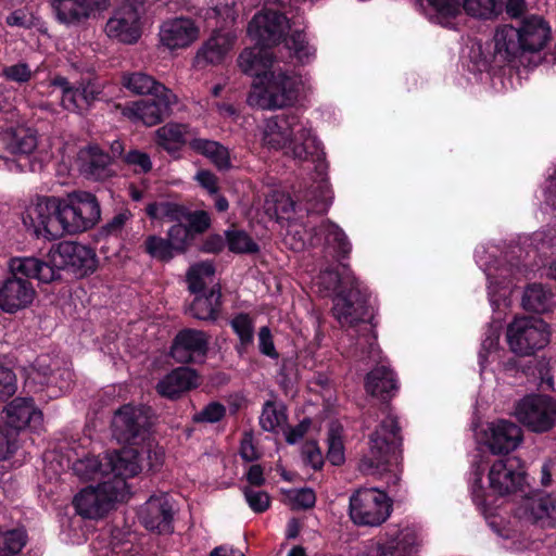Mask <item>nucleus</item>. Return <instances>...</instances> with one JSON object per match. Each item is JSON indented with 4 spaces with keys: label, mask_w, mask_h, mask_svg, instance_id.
Listing matches in <instances>:
<instances>
[{
    "label": "nucleus",
    "mask_w": 556,
    "mask_h": 556,
    "mask_svg": "<svg viewBox=\"0 0 556 556\" xmlns=\"http://www.w3.org/2000/svg\"><path fill=\"white\" fill-rule=\"evenodd\" d=\"M100 204L96 195L76 191L65 198L37 199L26 208L23 223L37 237L55 240L65 233H77L92 228L100 220Z\"/></svg>",
    "instance_id": "obj_1"
},
{
    "label": "nucleus",
    "mask_w": 556,
    "mask_h": 556,
    "mask_svg": "<svg viewBox=\"0 0 556 556\" xmlns=\"http://www.w3.org/2000/svg\"><path fill=\"white\" fill-rule=\"evenodd\" d=\"M47 258L45 262L34 256H17L12 262V269L35 276L39 282L50 283L60 278L61 270L85 277L92 274L98 266L94 251L74 241L60 242L49 251Z\"/></svg>",
    "instance_id": "obj_2"
},
{
    "label": "nucleus",
    "mask_w": 556,
    "mask_h": 556,
    "mask_svg": "<svg viewBox=\"0 0 556 556\" xmlns=\"http://www.w3.org/2000/svg\"><path fill=\"white\" fill-rule=\"evenodd\" d=\"M261 142L268 150H285L300 162L318 151V140L312 129L294 114L276 115L264 121Z\"/></svg>",
    "instance_id": "obj_3"
},
{
    "label": "nucleus",
    "mask_w": 556,
    "mask_h": 556,
    "mask_svg": "<svg viewBox=\"0 0 556 556\" xmlns=\"http://www.w3.org/2000/svg\"><path fill=\"white\" fill-rule=\"evenodd\" d=\"M304 92L302 78L282 70L264 71L252 84L248 102L262 110H280L294 105Z\"/></svg>",
    "instance_id": "obj_4"
},
{
    "label": "nucleus",
    "mask_w": 556,
    "mask_h": 556,
    "mask_svg": "<svg viewBox=\"0 0 556 556\" xmlns=\"http://www.w3.org/2000/svg\"><path fill=\"white\" fill-rule=\"evenodd\" d=\"M400 428L396 418L388 416L371 434L368 452L359 463V469L366 475L383 476L391 472V483L396 484L399 447L401 445Z\"/></svg>",
    "instance_id": "obj_5"
},
{
    "label": "nucleus",
    "mask_w": 556,
    "mask_h": 556,
    "mask_svg": "<svg viewBox=\"0 0 556 556\" xmlns=\"http://www.w3.org/2000/svg\"><path fill=\"white\" fill-rule=\"evenodd\" d=\"M367 295L361 288V282L345 290L342 289L333 299V316L341 326L354 327L362 323V338L358 339L357 345H368V356L372 359L379 357L380 351L377 345V337L374 332V326L365 323L367 316L366 308Z\"/></svg>",
    "instance_id": "obj_6"
},
{
    "label": "nucleus",
    "mask_w": 556,
    "mask_h": 556,
    "mask_svg": "<svg viewBox=\"0 0 556 556\" xmlns=\"http://www.w3.org/2000/svg\"><path fill=\"white\" fill-rule=\"evenodd\" d=\"M144 0H122L104 26V33L121 43L134 45L143 33Z\"/></svg>",
    "instance_id": "obj_7"
},
{
    "label": "nucleus",
    "mask_w": 556,
    "mask_h": 556,
    "mask_svg": "<svg viewBox=\"0 0 556 556\" xmlns=\"http://www.w3.org/2000/svg\"><path fill=\"white\" fill-rule=\"evenodd\" d=\"M391 510V498L377 488H361L350 497V517L357 526L378 527Z\"/></svg>",
    "instance_id": "obj_8"
},
{
    "label": "nucleus",
    "mask_w": 556,
    "mask_h": 556,
    "mask_svg": "<svg viewBox=\"0 0 556 556\" xmlns=\"http://www.w3.org/2000/svg\"><path fill=\"white\" fill-rule=\"evenodd\" d=\"M515 418L533 433H546L556 426V400L546 394H530L520 399Z\"/></svg>",
    "instance_id": "obj_9"
},
{
    "label": "nucleus",
    "mask_w": 556,
    "mask_h": 556,
    "mask_svg": "<svg viewBox=\"0 0 556 556\" xmlns=\"http://www.w3.org/2000/svg\"><path fill=\"white\" fill-rule=\"evenodd\" d=\"M506 339L513 353L528 356L548 343V326L540 318L518 317L508 325Z\"/></svg>",
    "instance_id": "obj_10"
},
{
    "label": "nucleus",
    "mask_w": 556,
    "mask_h": 556,
    "mask_svg": "<svg viewBox=\"0 0 556 556\" xmlns=\"http://www.w3.org/2000/svg\"><path fill=\"white\" fill-rule=\"evenodd\" d=\"M123 484L111 486L110 480L100 482L97 486L81 489L73 498L76 513L83 518L99 519L104 517L117 502H123L121 495Z\"/></svg>",
    "instance_id": "obj_11"
},
{
    "label": "nucleus",
    "mask_w": 556,
    "mask_h": 556,
    "mask_svg": "<svg viewBox=\"0 0 556 556\" xmlns=\"http://www.w3.org/2000/svg\"><path fill=\"white\" fill-rule=\"evenodd\" d=\"M146 451H139L132 446L124 447L121 451L111 452L104 456V466L109 471L106 480L111 481V486L123 484L121 495L127 498L129 489L127 479L137 476L142 470V454Z\"/></svg>",
    "instance_id": "obj_12"
},
{
    "label": "nucleus",
    "mask_w": 556,
    "mask_h": 556,
    "mask_svg": "<svg viewBox=\"0 0 556 556\" xmlns=\"http://www.w3.org/2000/svg\"><path fill=\"white\" fill-rule=\"evenodd\" d=\"M16 257L9 261V269L12 274L0 283V309L8 314H14L18 311L29 307L36 299V290L33 283L25 278H34L21 273H15L12 269V262Z\"/></svg>",
    "instance_id": "obj_13"
},
{
    "label": "nucleus",
    "mask_w": 556,
    "mask_h": 556,
    "mask_svg": "<svg viewBox=\"0 0 556 556\" xmlns=\"http://www.w3.org/2000/svg\"><path fill=\"white\" fill-rule=\"evenodd\" d=\"M177 103V97L173 92H165L150 100H138L117 109L123 116L134 123H142L146 126H154L172 113L173 105Z\"/></svg>",
    "instance_id": "obj_14"
},
{
    "label": "nucleus",
    "mask_w": 556,
    "mask_h": 556,
    "mask_svg": "<svg viewBox=\"0 0 556 556\" xmlns=\"http://www.w3.org/2000/svg\"><path fill=\"white\" fill-rule=\"evenodd\" d=\"M289 27V22L283 14L264 10L255 14L249 23L248 35L256 45L270 47L280 42Z\"/></svg>",
    "instance_id": "obj_15"
},
{
    "label": "nucleus",
    "mask_w": 556,
    "mask_h": 556,
    "mask_svg": "<svg viewBox=\"0 0 556 556\" xmlns=\"http://www.w3.org/2000/svg\"><path fill=\"white\" fill-rule=\"evenodd\" d=\"M147 416L142 408L121 407L112 420L113 434L121 443L134 445L146 439Z\"/></svg>",
    "instance_id": "obj_16"
},
{
    "label": "nucleus",
    "mask_w": 556,
    "mask_h": 556,
    "mask_svg": "<svg viewBox=\"0 0 556 556\" xmlns=\"http://www.w3.org/2000/svg\"><path fill=\"white\" fill-rule=\"evenodd\" d=\"M111 0H53L52 7L58 20L66 25H79L96 18L106 11Z\"/></svg>",
    "instance_id": "obj_17"
},
{
    "label": "nucleus",
    "mask_w": 556,
    "mask_h": 556,
    "mask_svg": "<svg viewBox=\"0 0 556 556\" xmlns=\"http://www.w3.org/2000/svg\"><path fill=\"white\" fill-rule=\"evenodd\" d=\"M483 441L493 454H508L520 446L523 432L515 422L500 419L486 426Z\"/></svg>",
    "instance_id": "obj_18"
},
{
    "label": "nucleus",
    "mask_w": 556,
    "mask_h": 556,
    "mask_svg": "<svg viewBox=\"0 0 556 556\" xmlns=\"http://www.w3.org/2000/svg\"><path fill=\"white\" fill-rule=\"evenodd\" d=\"M490 489L505 495L518 491L525 483V472L517 458L495 460L489 470Z\"/></svg>",
    "instance_id": "obj_19"
},
{
    "label": "nucleus",
    "mask_w": 556,
    "mask_h": 556,
    "mask_svg": "<svg viewBox=\"0 0 556 556\" xmlns=\"http://www.w3.org/2000/svg\"><path fill=\"white\" fill-rule=\"evenodd\" d=\"M159 37L169 50L185 49L199 39L200 28L189 17H175L162 23Z\"/></svg>",
    "instance_id": "obj_20"
},
{
    "label": "nucleus",
    "mask_w": 556,
    "mask_h": 556,
    "mask_svg": "<svg viewBox=\"0 0 556 556\" xmlns=\"http://www.w3.org/2000/svg\"><path fill=\"white\" fill-rule=\"evenodd\" d=\"M174 510L167 494L152 495L142 506L139 518L150 531L172 532Z\"/></svg>",
    "instance_id": "obj_21"
},
{
    "label": "nucleus",
    "mask_w": 556,
    "mask_h": 556,
    "mask_svg": "<svg viewBox=\"0 0 556 556\" xmlns=\"http://www.w3.org/2000/svg\"><path fill=\"white\" fill-rule=\"evenodd\" d=\"M4 419L9 427L17 431L38 430L42 426V412L31 397L18 396L12 400L3 409Z\"/></svg>",
    "instance_id": "obj_22"
},
{
    "label": "nucleus",
    "mask_w": 556,
    "mask_h": 556,
    "mask_svg": "<svg viewBox=\"0 0 556 556\" xmlns=\"http://www.w3.org/2000/svg\"><path fill=\"white\" fill-rule=\"evenodd\" d=\"M208 336L201 330L184 329L177 333L170 354L178 363H192L203 358L208 349Z\"/></svg>",
    "instance_id": "obj_23"
},
{
    "label": "nucleus",
    "mask_w": 556,
    "mask_h": 556,
    "mask_svg": "<svg viewBox=\"0 0 556 556\" xmlns=\"http://www.w3.org/2000/svg\"><path fill=\"white\" fill-rule=\"evenodd\" d=\"M80 174L93 181H104L114 175L111 157L99 146L89 144L77 154Z\"/></svg>",
    "instance_id": "obj_24"
},
{
    "label": "nucleus",
    "mask_w": 556,
    "mask_h": 556,
    "mask_svg": "<svg viewBox=\"0 0 556 556\" xmlns=\"http://www.w3.org/2000/svg\"><path fill=\"white\" fill-rule=\"evenodd\" d=\"M518 517L531 523L551 526L556 521V495L534 494L523 500Z\"/></svg>",
    "instance_id": "obj_25"
},
{
    "label": "nucleus",
    "mask_w": 556,
    "mask_h": 556,
    "mask_svg": "<svg viewBox=\"0 0 556 556\" xmlns=\"http://www.w3.org/2000/svg\"><path fill=\"white\" fill-rule=\"evenodd\" d=\"M364 388L367 394L387 402L395 396L400 384L393 369L388 365L379 364L365 376Z\"/></svg>",
    "instance_id": "obj_26"
},
{
    "label": "nucleus",
    "mask_w": 556,
    "mask_h": 556,
    "mask_svg": "<svg viewBox=\"0 0 556 556\" xmlns=\"http://www.w3.org/2000/svg\"><path fill=\"white\" fill-rule=\"evenodd\" d=\"M200 383L197 371L189 367H179L163 377L156 384L160 395L176 399L184 392L197 388Z\"/></svg>",
    "instance_id": "obj_27"
},
{
    "label": "nucleus",
    "mask_w": 556,
    "mask_h": 556,
    "mask_svg": "<svg viewBox=\"0 0 556 556\" xmlns=\"http://www.w3.org/2000/svg\"><path fill=\"white\" fill-rule=\"evenodd\" d=\"M492 42L494 58L500 61L511 62L522 53L520 35L511 25L497 26Z\"/></svg>",
    "instance_id": "obj_28"
},
{
    "label": "nucleus",
    "mask_w": 556,
    "mask_h": 556,
    "mask_svg": "<svg viewBox=\"0 0 556 556\" xmlns=\"http://www.w3.org/2000/svg\"><path fill=\"white\" fill-rule=\"evenodd\" d=\"M520 35L522 52H536L545 47L549 39V27L542 17L531 16L516 27Z\"/></svg>",
    "instance_id": "obj_29"
},
{
    "label": "nucleus",
    "mask_w": 556,
    "mask_h": 556,
    "mask_svg": "<svg viewBox=\"0 0 556 556\" xmlns=\"http://www.w3.org/2000/svg\"><path fill=\"white\" fill-rule=\"evenodd\" d=\"M236 41L237 35L232 31L214 33L198 51L197 59L199 62L204 61L210 64H218L233 48Z\"/></svg>",
    "instance_id": "obj_30"
},
{
    "label": "nucleus",
    "mask_w": 556,
    "mask_h": 556,
    "mask_svg": "<svg viewBox=\"0 0 556 556\" xmlns=\"http://www.w3.org/2000/svg\"><path fill=\"white\" fill-rule=\"evenodd\" d=\"M7 150L15 155H28L38 146L37 132L33 128L18 126L3 135Z\"/></svg>",
    "instance_id": "obj_31"
},
{
    "label": "nucleus",
    "mask_w": 556,
    "mask_h": 556,
    "mask_svg": "<svg viewBox=\"0 0 556 556\" xmlns=\"http://www.w3.org/2000/svg\"><path fill=\"white\" fill-rule=\"evenodd\" d=\"M220 298V290L215 287L206 293L195 294L194 300L189 306L190 315L200 320H216L222 305Z\"/></svg>",
    "instance_id": "obj_32"
},
{
    "label": "nucleus",
    "mask_w": 556,
    "mask_h": 556,
    "mask_svg": "<svg viewBox=\"0 0 556 556\" xmlns=\"http://www.w3.org/2000/svg\"><path fill=\"white\" fill-rule=\"evenodd\" d=\"M244 49L238 58V66L240 70L248 75L255 76L262 75L264 71H268L267 67L273 64L271 54L264 49L258 47Z\"/></svg>",
    "instance_id": "obj_33"
},
{
    "label": "nucleus",
    "mask_w": 556,
    "mask_h": 556,
    "mask_svg": "<svg viewBox=\"0 0 556 556\" xmlns=\"http://www.w3.org/2000/svg\"><path fill=\"white\" fill-rule=\"evenodd\" d=\"M122 85L131 93L142 96L151 94L153 97L172 92L164 85L156 81L152 76L142 73H126L122 77Z\"/></svg>",
    "instance_id": "obj_34"
},
{
    "label": "nucleus",
    "mask_w": 556,
    "mask_h": 556,
    "mask_svg": "<svg viewBox=\"0 0 556 556\" xmlns=\"http://www.w3.org/2000/svg\"><path fill=\"white\" fill-rule=\"evenodd\" d=\"M188 135L186 125L167 123L155 130L154 137L157 146L172 153L178 151L187 142Z\"/></svg>",
    "instance_id": "obj_35"
},
{
    "label": "nucleus",
    "mask_w": 556,
    "mask_h": 556,
    "mask_svg": "<svg viewBox=\"0 0 556 556\" xmlns=\"http://www.w3.org/2000/svg\"><path fill=\"white\" fill-rule=\"evenodd\" d=\"M49 86L56 87L61 91V106L68 112H79L84 108L80 87H74L63 76H54L49 80Z\"/></svg>",
    "instance_id": "obj_36"
},
{
    "label": "nucleus",
    "mask_w": 556,
    "mask_h": 556,
    "mask_svg": "<svg viewBox=\"0 0 556 556\" xmlns=\"http://www.w3.org/2000/svg\"><path fill=\"white\" fill-rule=\"evenodd\" d=\"M389 538L397 556H412L422 544L420 533L412 527L403 528Z\"/></svg>",
    "instance_id": "obj_37"
},
{
    "label": "nucleus",
    "mask_w": 556,
    "mask_h": 556,
    "mask_svg": "<svg viewBox=\"0 0 556 556\" xmlns=\"http://www.w3.org/2000/svg\"><path fill=\"white\" fill-rule=\"evenodd\" d=\"M190 147L198 153L208 157L218 168L229 167L227 150L216 141L203 138H194L189 141Z\"/></svg>",
    "instance_id": "obj_38"
},
{
    "label": "nucleus",
    "mask_w": 556,
    "mask_h": 556,
    "mask_svg": "<svg viewBox=\"0 0 556 556\" xmlns=\"http://www.w3.org/2000/svg\"><path fill=\"white\" fill-rule=\"evenodd\" d=\"M73 471L83 480H100L101 482H104L109 475L104 466V457L100 459L96 456L77 459L73 464Z\"/></svg>",
    "instance_id": "obj_39"
},
{
    "label": "nucleus",
    "mask_w": 556,
    "mask_h": 556,
    "mask_svg": "<svg viewBox=\"0 0 556 556\" xmlns=\"http://www.w3.org/2000/svg\"><path fill=\"white\" fill-rule=\"evenodd\" d=\"M553 293L541 283L529 285L522 296V305L527 311L535 313L546 312L552 302Z\"/></svg>",
    "instance_id": "obj_40"
},
{
    "label": "nucleus",
    "mask_w": 556,
    "mask_h": 556,
    "mask_svg": "<svg viewBox=\"0 0 556 556\" xmlns=\"http://www.w3.org/2000/svg\"><path fill=\"white\" fill-rule=\"evenodd\" d=\"M215 274L211 262H201L192 265L187 273L188 289L191 293H206L205 288L212 282Z\"/></svg>",
    "instance_id": "obj_41"
},
{
    "label": "nucleus",
    "mask_w": 556,
    "mask_h": 556,
    "mask_svg": "<svg viewBox=\"0 0 556 556\" xmlns=\"http://www.w3.org/2000/svg\"><path fill=\"white\" fill-rule=\"evenodd\" d=\"M146 213L151 219L160 222H182L187 216V210L170 201L153 202L148 204Z\"/></svg>",
    "instance_id": "obj_42"
},
{
    "label": "nucleus",
    "mask_w": 556,
    "mask_h": 556,
    "mask_svg": "<svg viewBox=\"0 0 556 556\" xmlns=\"http://www.w3.org/2000/svg\"><path fill=\"white\" fill-rule=\"evenodd\" d=\"M287 419L286 407L282 404L267 401L260 416V425L265 431L276 432L279 429H283Z\"/></svg>",
    "instance_id": "obj_43"
},
{
    "label": "nucleus",
    "mask_w": 556,
    "mask_h": 556,
    "mask_svg": "<svg viewBox=\"0 0 556 556\" xmlns=\"http://www.w3.org/2000/svg\"><path fill=\"white\" fill-rule=\"evenodd\" d=\"M357 278L349 268H343L342 273L332 269H326L318 276V283L326 290L336 292L337 294L342 289H350L357 285Z\"/></svg>",
    "instance_id": "obj_44"
},
{
    "label": "nucleus",
    "mask_w": 556,
    "mask_h": 556,
    "mask_svg": "<svg viewBox=\"0 0 556 556\" xmlns=\"http://www.w3.org/2000/svg\"><path fill=\"white\" fill-rule=\"evenodd\" d=\"M462 4L468 15L490 20L501 12L502 0H463Z\"/></svg>",
    "instance_id": "obj_45"
},
{
    "label": "nucleus",
    "mask_w": 556,
    "mask_h": 556,
    "mask_svg": "<svg viewBox=\"0 0 556 556\" xmlns=\"http://www.w3.org/2000/svg\"><path fill=\"white\" fill-rule=\"evenodd\" d=\"M320 235L325 237L327 244L332 245L343 256L348 255L351 251V244L341 228L325 220L318 227Z\"/></svg>",
    "instance_id": "obj_46"
},
{
    "label": "nucleus",
    "mask_w": 556,
    "mask_h": 556,
    "mask_svg": "<svg viewBox=\"0 0 556 556\" xmlns=\"http://www.w3.org/2000/svg\"><path fill=\"white\" fill-rule=\"evenodd\" d=\"M305 199L309 203L307 211L325 213L332 200L331 191L326 180L321 179L315 188L307 190Z\"/></svg>",
    "instance_id": "obj_47"
},
{
    "label": "nucleus",
    "mask_w": 556,
    "mask_h": 556,
    "mask_svg": "<svg viewBox=\"0 0 556 556\" xmlns=\"http://www.w3.org/2000/svg\"><path fill=\"white\" fill-rule=\"evenodd\" d=\"M228 248L233 253H255L258 251L257 243L243 230L229 229L226 231Z\"/></svg>",
    "instance_id": "obj_48"
},
{
    "label": "nucleus",
    "mask_w": 556,
    "mask_h": 556,
    "mask_svg": "<svg viewBox=\"0 0 556 556\" xmlns=\"http://www.w3.org/2000/svg\"><path fill=\"white\" fill-rule=\"evenodd\" d=\"M26 543L23 531L11 530L0 533V556H13L22 551Z\"/></svg>",
    "instance_id": "obj_49"
},
{
    "label": "nucleus",
    "mask_w": 556,
    "mask_h": 556,
    "mask_svg": "<svg viewBox=\"0 0 556 556\" xmlns=\"http://www.w3.org/2000/svg\"><path fill=\"white\" fill-rule=\"evenodd\" d=\"M144 251L152 257L160 261H169L175 252L168 239L157 236H149L144 241Z\"/></svg>",
    "instance_id": "obj_50"
},
{
    "label": "nucleus",
    "mask_w": 556,
    "mask_h": 556,
    "mask_svg": "<svg viewBox=\"0 0 556 556\" xmlns=\"http://www.w3.org/2000/svg\"><path fill=\"white\" fill-rule=\"evenodd\" d=\"M286 46L300 62H307L315 53L301 31H293L289 38H286Z\"/></svg>",
    "instance_id": "obj_51"
},
{
    "label": "nucleus",
    "mask_w": 556,
    "mask_h": 556,
    "mask_svg": "<svg viewBox=\"0 0 556 556\" xmlns=\"http://www.w3.org/2000/svg\"><path fill=\"white\" fill-rule=\"evenodd\" d=\"M327 459L334 466L344 463V446L339 427H332L329 430Z\"/></svg>",
    "instance_id": "obj_52"
},
{
    "label": "nucleus",
    "mask_w": 556,
    "mask_h": 556,
    "mask_svg": "<svg viewBox=\"0 0 556 556\" xmlns=\"http://www.w3.org/2000/svg\"><path fill=\"white\" fill-rule=\"evenodd\" d=\"M168 241L174 252H184L191 240L190 229L182 225L181 222H177L168 230Z\"/></svg>",
    "instance_id": "obj_53"
},
{
    "label": "nucleus",
    "mask_w": 556,
    "mask_h": 556,
    "mask_svg": "<svg viewBox=\"0 0 556 556\" xmlns=\"http://www.w3.org/2000/svg\"><path fill=\"white\" fill-rule=\"evenodd\" d=\"M358 556H397L396 552L388 536L384 541H369L365 543L359 552Z\"/></svg>",
    "instance_id": "obj_54"
},
{
    "label": "nucleus",
    "mask_w": 556,
    "mask_h": 556,
    "mask_svg": "<svg viewBox=\"0 0 556 556\" xmlns=\"http://www.w3.org/2000/svg\"><path fill=\"white\" fill-rule=\"evenodd\" d=\"M16 390V375L8 366L0 364V402L7 401L13 396Z\"/></svg>",
    "instance_id": "obj_55"
},
{
    "label": "nucleus",
    "mask_w": 556,
    "mask_h": 556,
    "mask_svg": "<svg viewBox=\"0 0 556 556\" xmlns=\"http://www.w3.org/2000/svg\"><path fill=\"white\" fill-rule=\"evenodd\" d=\"M231 327L238 334L241 344L247 345L253 341V324L248 315L240 314L231 320Z\"/></svg>",
    "instance_id": "obj_56"
},
{
    "label": "nucleus",
    "mask_w": 556,
    "mask_h": 556,
    "mask_svg": "<svg viewBox=\"0 0 556 556\" xmlns=\"http://www.w3.org/2000/svg\"><path fill=\"white\" fill-rule=\"evenodd\" d=\"M243 494L250 508L254 513H263L269 507L270 497L266 492L255 491L247 486L243 489Z\"/></svg>",
    "instance_id": "obj_57"
},
{
    "label": "nucleus",
    "mask_w": 556,
    "mask_h": 556,
    "mask_svg": "<svg viewBox=\"0 0 556 556\" xmlns=\"http://www.w3.org/2000/svg\"><path fill=\"white\" fill-rule=\"evenodd\" d=\"M225 413L226 408L224 405L212 402L197 413L193 416V420L197 422H217L225 416Z\"/></svg>",
    "instance_id": "obj_58"
},
{
    "label": "nucleus",
    "mask_w": 556,
    "mask_h": 556,
    "mask_svg": "<svg viewBox=\"0 0 556 556\" xmlns=\"http://www.w3.org/2000/svg\"><path fill=\"white\" fill-rule=\"evenodd\" d=\"M207 18H220L224 24L233 23L237 17L235 2H224L212 8L206 13Z\"/></svg>",
    "instance_id": "obj_59"
},
{
    "label": "nucleus",
    "mask_w": 556,
    "mask_h": 556,
    "mask_svg": "<svg viewBox=\"0 0 556 556\" xmlns=\"http://www.w3.org/2000/svg\"><path fill=\"white\" fill-rule=\"evenodd\" d=\"M3 76L15 83H26L31 77V70L26 63H16L3 68Z\"/></svg>",
    "instance_id": "obj_60"
},
{
    "label": "nucleus",
    "mask_w": 556,
    "mask_h": 556,
    "mask_svg": "<svg viewBox=\"0 0 556 556\" xmlns=\"http://www.w3.org/2000/svg\"><path fill=\"white\" fill-rule=\"evenodd\" d=\"M124 162L135 167V170L147 173L152 168L149 155L138 150H131L124 155Z\"/></svg>",
    "instance_id": "obj_61"
},
{
    "label": "nucleus",
    "mask_w": 556,
    "mask_h": 556,
    "mask_svg": "<svg viewBox=\"0 0 556 556\" xmlns=\"http://www.w3.org/2000/svg\"><path fill=\"white\" fill-rule=\"evenodd\" d=\"M184 220L188 222L190 232L194 230L195 232H203L211 225L210 216L204 211H198L194 213H189L187 211V216Z\"/></svg>",
    "instance_id": "obj_62"
},
{
    "label": "nucleus",
    "mask_w": 556,
    "mask_h": 556,
    "mask_svg": "<svg viewBox=\"0 0 556 556\" xmlns=\"http://www.w3.org/2000/svg\"><path fill=\"white\" fill-rule=\"evenodd\" d=\"M443 16H456L460 12V0H427Z\"/></svg>",
    "instance_id": "obj_63"
},
{
    "label": "nucleus",
    "mask_w": 556,
    "mask_h": 556,
    "mask_svg": "<svg viewBox=\"0 0 556 556\" xmlns=\"http://www.w3.org/2000/svg\"><path fill=\"white\" fill-rule=\"evenodd\" d=\"M305 462L314 469H320L324 464L321 451L315 442H306L302 450Z\"/></svg>",
    "instance_id": "obj_64"
}]
</instances>
